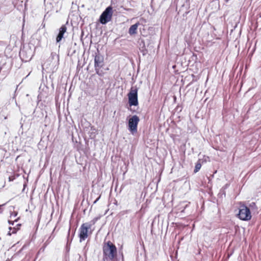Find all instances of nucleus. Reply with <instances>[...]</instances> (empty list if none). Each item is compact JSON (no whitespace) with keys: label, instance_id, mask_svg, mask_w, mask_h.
<instances>
[{"label":"nucleus","instance_id":"obj_33","mask_svg":"<svg viewBox=\"0 0 261 261\" xmlns=\"http://www.w3.org/2000/svg\"><path fill=\"white\" fill-rule=\"evenodd\" d=\"M83 35H84V32H83V31H82L81 35V40L82 39V37H83Z\"/></svg>","mask_w":261,"mask_h":261},{"label":"nucleus","instance_id":"obj_27","mask_svg":"<svg viewBox=\"0 0 261 261\" xmlns=\"http://www.w3.org/2000/svg\"><path fill=\"white\" fill-rule=\"evenodd\" d=\"M18 219H19V218H18L16 219H15L14 221L8 220V223L10 225H13L14 224V222H17Z\"/></svg>","mask_w":261,"mask_h":261},{"label":"nucleus","instance_id":"obj_18","mask_svg":"<svg viewBox=\"0 0 261 261\" xmlns=\"http://www.w3.org/2000/svg\"><path fill=\"white\" fill-rule=\"evenodd\" d=\"M201 167V164L200 162V160H199L195 164V169L194 170V173H197L199 171Z\"/></svg>","mask_w":261,"mask_h":261},{"label":"nucleus","instance_id":"obj_7","mask_svg":"<svg viewBox=\"0 0 261 261\" xmlns=\"http://www.w3.org/2000/svg\"><path fill=\"white\" fill-rule=\"evenodd\" d=\"M33 56V51L30 46H23L19 51V56L23 62L29 61Z\"/></svg>","mask_w":261,"mask_h":261},{"label":"nucleus","instance_id":"obj_35","mask_svg":"<svg viewBox=\"0 0 261 261\" xmlns=\"http://www.w3.org/2000/svg\"><path fill=\"white\" fill-rule=\"evenodd\" d=\"M2 43V42H1V41H0V44H1Z\"/></svg>","mask_w":261,"mask_h":261},{"label":"nucleus","instance_id":"obj_10","mask_svg":"<svg viewBox=\"0 0 261 261\" xmlns=\"http://www.w3.org/2000/svg\"><path fill=\"white\" fill-rule=\"evenodd\" d=\"M68 24V21L66 22L65 24H63L59 29V32L56 38V43H59L63 38L64 37V35L67 32L66 24Z\"/></svg>","mask_w":261,"mask_h":261},{"label":"nucleus","instance_id":"obj_12","mask_svg":"<svg viewBox=\"0 0 261 261\" xmlns=\"http://www.w3.org/2000/svg\"><path fill=\"white\" fill-rule=\"evenodd\" d=\"M139 50L143 56H146L148 53V50L146 47L145 43L144 40L141 39L139 42Z\"/></svg>","mask_w":261,"mask_h":261},{"label":"nucleus","instance_id":"obj_2","mask_svg":"<svg viewBox=\"0 0 261 261\" xmlns=\"http://www.w3.org/2000/svg\"><path fill=\"white\" fill-rule=\"evenodd\" d=\"M138 91V88L136 86L132 87L127 94L128 105L130 107L128 108V110L132 113H138L137 110L132 108L133 106L138 107L139 106Z\"/></svg>","mask_w":261,"mask_h":261},{"label":"nucleus","instance_id":"obj_25","mask_svg":"<svg viewBox=\"0 0 261 261\" xmlns=\"http://www.w3.org/2000/svg\"><path fill=\"white\" fill-rule=\"evenodd\" d=\"M183 205H181V208H183V210H181V212L183 213L184 212V211L185 209L188 206L189 204L186 203V202H184Z\"/></svg>","mask_w":261,"mask_h":261},{"label":"nucleus","instance_id":"obj_8","mask_svg":"<svg viewBox=\"0 0 261 261\" xmlns=\"http://www.w3.org/2000/svg\"><path fill=\"white\" fill-rule=\"evenodd\" d=\"M89 229H90V228L86 224L83 223L81 225L79 228V237L80 238V242H82L87 238L88 237V230Z\"/></svg>","mask_w":261,"mask_h":261},{"label":"nucleus","instance_id":"obj_26","mask_svg":"<svg viewBox=\"0 0 261 261\" xmlns=\"http://www.w3.org/2000/svg\"><path fill=\"white\" fill-rule=\"evenodd\" d=\"M18 215V212H16V211H13L11 214V215H10V217L11 218H14V217H16Z\"/></svg>","mask_w":261,"mask_h":261},{"label":"nucleus","instance_id":"obj_3","mask_svg":"<svg viewBox=\"0 0 261 261\" xmlns=\"http://www.w3.org/2000/svg\"><path fill=\"white\" fill-rule=\"evenodd\" d=\"M140 121L139 116L134 115L128 119L127 128L132 135H135L138 131V125Z\"/></svg>","mask_w":261,"mask_h":261},{"label":"nucleus","instance_id":"obj_6","mask_svg":"<svg viewBox=\"0 0 261 261\" xmlns=\"http://www.w3.org/2000/svg\"><path fill=\"white\" fill-rule=\"evenodd\" d=\"M11 68V64L6 59L0 60V80L4 79L9 73Z\"/></svg>","mask_w":261,"mask_h":261},{"label":"nucleus","instance_id":"obj_24","mask_svg":"<svg viewBox=\"0 0 261 261\" xmlns=\"http://www.w3.org/2000/svg\"><path fill=\"white\" fill-rule=\"evenodd\" d=\"M46 246H47V244H46V243H44L43 244V246L40 248L38 253H39L40 252H43L45 250V249Z\"/></svg>","mask_w":261,"mask_h":261},{"label":"nucleus","instance_id":"obj_11","mask_svg":"<svg viewBox=\"0 0 261 261\" xmlns=\"http://www.w3.org/2000/svg\"><path fill=\"white\" fill-rule=\"evenodd\" d=\"M48 60L51 62L53 66H54V67L58 66L59 64V56L56 53L52 52Z\"/></svg>","mask_w":261,"mask_h":261},{"label":"nucleus","instance_id":"obj_14","mask_svg":"<svg viewBox=\"0 0 261 261\" xmlns=\"http://www.w3.org/2000/svg\"><path fill=\"white\" fill-rule=\"evenodd\" d=\"M76 229L74 228H71V227H69L68 231V234L67 237V240H71L72 241L74 234L75 233Z\"/></svg>","mask_w":261,"mask_h":261},{"label":"nucleus","instance_id":"obj_34","mask_svg":"<svg viewBox=\"0 0 261 261\" xmlns=\"http://www.w3.org/2000/svg\"><path fill=\"white\" fill-rule=\"evenodd\" d=\"M190 0H186V2H188V1H189Z\"/></svg>","mask_w":261,"mask_h":261},{"label":"nucleus","instance_id":"obj_21","mask_svg":"<svg viewBox=\"0 0 261 261\" xmlns=\"http://www.w3.org/2000/svg\"><path fill=\"white\" fill-rule=\"evenodd\" d=\"M9 229L12 231V233L13 234L16 233L17 231L19 230V228L9 227Z\"/></svg>","mask_w":261,"mask_h":261},{"label":"nucleus","instance_id":"obj_19","mask_svg":"<svg viewBox=\"0 0 261 261\" xmlns=\"http://www.w3.org/2000/svg\"><path fill=\"white\" fill-rule=\"evenodd\" d=\"M101 67H97L96 68H95V72H96V73L99 76H102L104 74V72L100 70V69L101 68Z\"/></svg>","mask_w":261,"mask_h":261},{"label":"nucleus","instance_id":"obj_31","mask_svg":"<svg viewBox=\"0 0 261 261\" xmlns=\"http://www.w3.org/2000/svg\"><path fill=\"white\" fill-rule=\"evenodd\" d=\"M21 226V224L19 223V224H17L16 226L15 227L16 228H19V229H20V227Z\"/></svg>","mask_w":261,"mask_h":261},{"label":"nucleus","instance_id":"obj_1","mask_svg":"<svg viewBox=\"0 0 261 261\" xmlns=\"http://www.w3.org/2000/svg\"><path fill=\"white\" fill-rule=\"evenodd\" d=\"M102 254V261H115L117 256V248L110 241L104 242Z\"/></svg>","mask_w":261,"mask_h":261},{"label":"nucleus","instance_id":"obj_17","mask_svg":"<svg viewBox=\"0 0 261 261\" xmlns=\"http://www.w3.org/2000/svg\"><path fill=\"white\" fill-rule=\"evenodd\" d=\"M229 184H226L222 188L220 189L219 195H224V197L226 196L225 190L229 187Z\"/></svg>","mask_w":261,"mask_h":261},{"label":"nucleus","instance_id":"obj_32","mask_svg":"<svg viewBox=\"0 0 261 261\" xmlns=\"http://www.w3.org/2000/svg\"><path fill=\"white\" fill-rule=\"evenodd\" d=\"M189 12H186L184 14H183V16L185 17L186 16H187V15L188 14Z\"/></svg>","mask_w":261,"mask_h":261},{"label":"nucleus","instance_id":"obj_22","mask_svg":"<svg viewBox=\"0 0 261 261\" xmlns=\"http://www.w3.org/2000/svg\"><path fill=\"white\" fill-rule=\"evenodd\" d=\"M84 122L82 121V125H85V128H88L91 126V123L88 122L86 119L84 120Z\"/></svg>","mask_w":261,"mask_h":261},{"label":"nucleus","instance_id":"obj_30","mask_svg":"<svg viewBox=\"0 0 261 261\" xmlns=\"http://www.w3.org/2000/svg\"><path fill=\"white\" fill-rule=\"evenodd\" d=\"M12 234L13 233H12L11 230H9V232L7 233V235L9 236H11Z\"/></svg>","mask_w":261,"mask_h":261},{"label":"nucleus","instance_id":"obj_23","mask_svg":"<svg viewBox=\"0 0 261 261\" xmlns=\"http://www.w3.org/2000/svg\"><path fill=\"white\" fill-rule=\"evenodd\" d=\"M18 176V175H12V176H10L9 177V181H13Z\"/></svg>","mask_w":261,"mask_h":261},{"label":"nucleus","instance_id":"obj_20","mask_svg":"<svg viewBox=\"0 0 261 261\" xmlns=\"http://www.w3.org/2000/svg\"><path fill=\"white\" fill-rule=\"evenodd\" d=\"M249 207L252 209V210L257 211L258 208L256 205V203L254 202H252L250 203Z\"/></svg>","mask_w":261,"mask_h":261},{"label":"nucleus","instance_id":"obj_5","mask_svg":"<svg viewBox=\"0 0 261 261\" xmlns=\"http://www.w3.org/2000/svg\"><path fill=\"white\" fill-rule=\"evenodd\" d=\"M237 216L240 220L243 221L250 220L251 218L250 208L245 204L241 205Z\"/></svg>","mask_w":261,"mask_h":261},{"label":"nucleus","instance_id":"obj_28","mask_svg":"<svg viewBox=\"0 0 261 261\" xmlns=\"http://www.w3.org/2000/svg\"><path fill=\"white\" fill-rule=\"evenodd\" d=\"M119 253L121 254V257H122V261H124V256L122 252H121L120 250H119Z\"/></svg>","mask_w":261,"mask_h":261},{"label":"nucleus","instance_id":"obj_29","mask_svg":"<svg viewBox=\"0 0 261 261\" xmlns=\"http://www.w3.org/2000/svg\"><path fill=\"white\" fill-rule=\"evenodd\" d=\"M100 196H99L95 200V201L93 202V203L95 204L100 199Z\"/></svg>","mask_w":261,"mask_h":261},{"label":"nucleus","instance_id":"obj_16","mask_svg":"<svg viewBox=\"0 0 261 261\" xmlns=\"http://www.w3.org/2000/svg\"><path fill=\"white\" fill-rule=\"evenodd\" d=\"M100 218V216L95 217L94 219H93L91 221H90L89 222L85 223L87 224V225L90 227L91 228L92 225H94L96 222Z\"/></svg>","mask_w":261,"mask_h":261},{"label":"nucleus","instance_id":"obj_15","mask_svg":"<svg viewBox=\"0 0 261 261\" xmlns=\"http://www.w3.org/2000/svg\"><path fill=\"white\" fill-rule=\"evenodd\" d=\"M71 242H72L71 240H67L66 245L65 247V250H66L65 257L66 258H69V252L70 251V245H71Z\"/></svg>","mask_w":261,"mask_h":261},{"label":"nucleus","instance_id":"obj_9","mask_svg":"<svg viewBox=\"0 0 261 261\" xmlns=\"http://www.w3.org/2000/svg\"><path fill=\"white\" fill-rule=\"evenodd\" d=\"M104 65V58L103 56L101 55L98 49L97 52L95 53L94 56V68L97 67H102Z\"/></svg>","mask_w":261,"mask_h":261},{"label":"nucleus","instance_id":"obj_4","mask_svg":"<svg viewBox=\"0 0 261 261\" xmlns=\"http://www.w3.org/2000/svg\"><path fill=\"white\" fill-rule=\"evenodd\" d=\"M113 13L112 7L111 6L107 7L100 14L98 19L99 22L103 25L106 24L112 20Z\"/></svg>","mask_w":261,"mask_h":261},{"label":"nucleus","instance_id":"obj_13","mask_svg":"<svg viewBox=\"0 0 261 261\" xmlns=\"http://www.w3.org/2000/svg\"><path fill=\"white\" fill-rule=\"evenodd\" d=\"M139 25V23L137 22L130 27L128 30V33L130 35H134L137 34Z\"/></svg>","mask_w":261,"mask_h":261}]
</instances>
